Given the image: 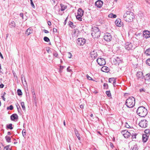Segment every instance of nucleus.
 <instances>
[{
	"label": "nucleus",
	"mask_w": 150,
	"mask_h": 150,
	"mask_svg": "<svg viewBox=\"0 0 150 150\" xmlns=\"http://www.w3.org/2000/svg\"><path fill=\"white\" fill-rule=\"evenodd\" d=\"M72 57V54L70 52H68V57L69 58H71Z\"/></svg>",
	"instance_id": "46"
},
{
	"label": "nucleus",
	"mask_w": 150,
	"mask_h": 150,
	"mask_svg": "<svg viewBox=\"0 0 150 150\" xmlns=\"http://www.w3.org/2000/svg\"><path fill=\"white\" fill-rule=\"evenodd\" d=\"M138 148L137 144H135L134 145L131 149L132 150H138Z\"/></svg>",
	"instance_id": "31"
},
{
	"label": "nucleus",
	"mask_w": 150,
	"mask_h": 150,
	"mask_svg": "<svg viewBox=\"0 0 150 150\" xmlns=\"http://www.w3.org/2000/svg\"><path fill=\"white\" fill-rule=\"evenodd\" d=\"M70 68V67H69L67 69V71L69 72H70L71 71V70L69 69V68Z\"/></svg>",
	"instance_id": "52"
},
{
	"label": "nucleus",
	"mask_w": 150,
	"mask_h": 150,
	"mask_svg": "<svg viewBox=\"0 0 150 150\" xmlns=\"http://www.w3.org/2000/svg\"><path fill=\"white\" fill-rule=\"evenodd\" d=\"M149 135H146V134H143L142 135V140L144 143L146 142L147 140Z\"/></svg>",
	"instance_id": "17"
},
{
	"label": "nucleus",
	"mask_w": 150,
	"mask_h": 150,
	"mask_svg": "<svg viewBox=\"0 0 150 150\" xmlns=\"http://www.w3.org/2000/svg\"><path fill=\"white\" fill-rule=\"evenodd\" d=\"M143 37L146 39L150 37V31L147 30L144 31L143 32Z\"/></svg>",
	"instance_id": "13"
},
{
	"label": "nucleus",
	"mask_w": 150,
	"mask_h": 150,
	"mask_svg": "<svg viewBox=\"0 0 150 150\" xmlns=\"http://www.w3.org/2000/svg\"><path fill=\"white\" fill-rule=\"evenodd\" d=\"M33 32V30L30 28L28 29L25 32V34L27 35H28L32 33Z\"/></svg>",
	"instance_id": "19"
},
{
	"label": "nucleus",
	"mask_w": 150,
	"mask_h": 150,
	"mask_svg": "<svg viewBox=\"0 0 150 150\" xmlns=\"http://www.w3.org/2000/svg\"><path fill=\"white\" fill-rule=\"evenodd\" d=\"M123 18L125 21L127 22H130L133 21L135 17L132 12L127 11L124 14Z\"/></svg>",
	"instance_id": "1"
},
{
	"label": "nucleus",
	"mask_w": 150,
	"mask_h": 150,
	"mask_svg": "<svg viewBox=\"0 0 150 150\" xmlns=\"http://www.w3.org/2000/svg\"><path fill=\"white\" fill-rule=\"evenodd\" d=\"M43 31L46 33H48L49 32V31L48 30H45V29L44 30H43Z\"/></svg>",
	"instance_id": "53"
},
{
	"label": "nucleus",
	"mask_w": 150,
	"mask_h": 150,
	"mask_svg": "<svg viewBox=\"0 0 150 150\" xmlns=\"http://www.w3.org/2000/svg\"><path fill=\"white\" fill-rule=\"evenodd\" d=\"M10 145H7L4 147V150H11L10 148Z\"/></svg>",
	"instance_id": "35"
},
{
	"label": "nucleus",
	"mask_w": 150,
	"mask_h": 150,
	"mask_svg": "<svg viewBox=\"0 0 150 150\" xmlns=\"http://www.w3.org/2000/svg\"><path fill=\"white\" fill-rule=\"evenodd\" d=\"M12 124H9L8 125H6V128L10 129H13V127H12Z\"/></svg>",
	"instance_id": "28"
},
{
	"label": "nucleus",
	"mask_w": 150,
	"mask_h": 150,
	"mask_svg": "<svg viewBox=\"0 0 150 150\" xmlns=\"http://www.w3.org/2000/svg\"><path fill=\"white\" fill-rule=\"evenodd\" d=\"M47 24L48 25H51V22H50V21H49L47 22Z\"/></svg>",
	"instance_id": "60"
},
{
	"label": "nucleus",
	"mask_w": 150,
	"mask_h": 150,
	"mask_svg": "<svg viewBox=\"0 0 150 150\" xmlns=\"http://www.w3.org/2000/svg\"><path fill=\"white\" fill-rule=\"evenodd\" d=\"M13 108V106L12 105H10L7 108V110H12Z\"/></svg>",
	"instance_id": "41"
},
{
	"label": "nucleus",
	"mask_w": 150,
	"mask_h": 150,
	"mask_svg": "<svg viewBox=\"0 0 150 150\" xmlns=\"http://www.w3.org/2000/svg\"><path fill=\"white\" fill-rule=\"evenodd\" d=\"M53 55L54 56L56 57H57V56L58 55V54L57 53V52L56 51H55L53 53Z\"/></svg>",
	"instance_id": "45"
},
{
	"label": "nucleus",
	"mask_w": 150,
	"mask_h": 150,
	"mask_svg": "<svg viewBox=\"0 0 150 150\" xmlns=\"http://www.w3.org/2000/svg\"><path fill=\"white\" fill-rule=\"evenodd\" d=\"M144 53L147 56L150 55V48L146 49L144 52Z\"/></svg>",
	"instance_id": "26"
},
{
	"label": "nucleus",
	"mask_w": 150,
	"mask_h": 150,
	"mask_svg": "<svg viewBox=\"0 0 150 150\" xmlns=\"http://www.w3.org/2000/svg\"><path fill=\"white\" fill-rule=\"evenodd\" d=\"M18 103H17V104H16V107H17V108L18 111V112H19V108H20V106H19V107H18Z\"/></svg>",
	"instance_id": "54"
},
{
	"label": "nucleus",
	"mask_w": 150,
	"mask_h": 150,
	"mask_svg": "<svg viewBox=\"0 0 150 150\" xmlns=\"http://www.w3.org/2000/svg\"><path fill=\"white\" fill-rule=\"evenodd\" d=\"M122 59L118 57H117L113 59L112 64L115 65H119L120 63H121Z\"/></svg>",
	"instance_id": "8"
},
{
	"label": "nucleus",
	"mask_w": 150,
	"mask_h": 150,
	"mask_svg": "<svg viewBox=\"0 0 150 150\" xmlns=\"http://www.w3.org/2000/svg\"><path fill=\"white\" fill-rule=\"evenodd\" d=\"M122 133L125 138H128L131 134L130 132L126 130L122 131Z\"/></svg>",
	"instance_id": "12"
},
{
	"label": "nucleus",
	"mask_w": 150,
	"mask_h": 150,
	"mask_svg": "<svg viewBox=\"0 0 150 150\" xmlns=\"http://www.w3.org/2000/svg\"><path fill=\"white\" fill-rule=\"evenodd\" d=\"M57 29L56 28H54L53 29V32H57Z\"/></svg>",
	"instance_id": "56"
},
{
	"label": "nucleus",
	"mask_w": 150,
	"mask_h": 150,
	"mask_svg": "<svg viewBox=\"0 0 150 150\" xmlns=\"http://www.w3.org/2000/svg\"><path fill=\"white\" fill-rule=\"evenodd\" d=\"M20 16L23 18V13H21L20 14Z\"/></svg>",
	"instance_id": "58"
},
{
	"label": "nucleus",
	"mask_w": 150,
	"mask_h": 150,
	"mask_svg": "<svg viewBox=\"0 0 150 150\" xmlns=\"http://www.w3.org/2000/svg\"><path fill=\"white\" fill-rule=\"evenodd\" d=\"M1 97L4 101L5 100V98H4V96H1Z\"/></svg>",
	"instance_id": "63"
},
{
	"label": "nucleus",
	"mask_w": 150,
	"mask_h": 150,
	"mask_svg": "<svg viewBox=\"0 0 150 150\" xmlns=\"http://www.w3.org/2000/svg\"><path fill=\"white\" fill-rule=\"evenodd\" d=\"M5 138L6 139V142H11V138L9 137L6 136L5 137Z\"/></svg>",
	"instance_id": "29"
},
{
	"label": "nucleus",
	"mask_w": 150,
	"mask_h": 150,
	"mask_svg": "<svg viewBox=\"0 0 150 150\" xmlns=\"http://www.w3.org/2000/svg\"><path fill=\"white\" fill-rule=\"evenodd\" d=\"M135 101L134 98L131 96L128 98L126 101L125 105L129 108H133L135 104Z\"/></svg>",
	"instance_id": "3"
},
{
	"label": "nucleus",
	"mask_w": 150,
	"mask_h": 150,
	"mask_svg": "<svg viewBox=\"0 0 150 150\" xmlns=\"http://www.w3.org/2000/svg\"><path fill=\"white\" fill-rule=\"evenodd\" d=\"M86 42V40L83 38H79L77 41V44L79 45H83Z\"/></svg>",
	"instance_id": "10"
},
{
	"label": "nucleus",
	"mask_w": 150,
	"mask_h": 150,
	"mask_svg": "<svg viewBox=\"0 0 150 150\" xmlns=\"http://www.w3.org/2000/svg\"><path fill=\"white\" fill-rule=\"evenodd\" d=\"M82 16H79V15H76V18L79 21H82Z\"/></svg>",
	"instance_id": "37"
},
{
	"label": "nucleus",
	"mask_w": 150,
	"mask_h": 150,
	"mask_svg": "<svg viewBox=\"0 0 150 150\" xmlns=\"http://www.w3.org/2000/svg\"><path fill=\"white\" fill-rule=\"evenodd\" d=\"M103 86L105 88L107 89L108 87V85L107 83H104L103 85Z\"/></svg>",
	"instance_id": "48"
},
{
	"label": "nucleus",
	"mask_w": 150,
	"mask_h": 150,
	"mask_svg": "<svg viewBox=\"0 0 150 150\" xmlns=\"http://www.w3.org/2000/svg\"><path fill=\"white\" fill-rule=\"evenodd\" d=\"M109 82L110 83H112L113 82V84L114 86H115V85L116 84V80L114 78H111L109 79Z\"/></svg>",
	"instance_id": "21"
},
{
	"label": "nucleus",
	"mask_w": 150,
	"mask_h": 150,
	"mask_svg": "<svg viewBox=\"0 0 150 150\" xmlns=\"http://www.w3.org/2000/svg\"><path fill=\"white\" fill-rule=\"evenodd\" d=\"M139 91L140 92H142V91L145 92L144 89V88L140 89L139 90Z\"/></svg>",
	"instance_id": "55"
},
{
	"label": "nucleus",
	"mask_w": 150,
	"mask_h": 150,
	"mask_svg": "<svg viewBox=\"0 0 150 150\" xmlns=\"http://www.w3.org/2000/svg\"><path fill=\"white\" fill-rule=\"evenodd\" d=\"M101 70H102V71L104 72H107L108 71V70H109L108 68L105 66H104V67H103L102 68Z\"/></svg>",
	"instance_id": "27"
},
{
	"label": "nucleus",
	"mask_w": 150,
	"mask_h": 150,
	"mask_svg": "<svg viewBox=\"0 0 150 150\" xmlns=\"http://www.w3.org/2000/svg\"><path fill=\"white\" fill-rule=\"evenodd\" d=\"M86 77L89 80H93V79H92V78L89 76L88 74L86 75Z\"/></svg>",
	"instance_id": "44"
},
{
	"label": "nucleus",
	"mask_w": 150,
	"mask_h": 150,
	"mask_svg": "<svg viewBox=\"0 0 150 150\" xmlns=\"http://www.w3.org/2000/svg\"><path fill=\"white\" fill-rule=\"evenodd\" d=\"M21 105L23 108V110H25V106L24 103L23 102H22L21 103Z\"/></svg>",
	"instance_id": "33"
},
{
	"label": "nucleus",
	"mask_w": 150,
	"mask_h": 150,
	"mask_svg": "<svg viewBox=\"0 0 150 150\" xmlns=\"http://www.w3.org/2000/svg\"><path fill=\"white\" fill-rule=\"evenodd\" d=\"M108 17L109 18H115L116 17V16L112 13H111L108 15Z\"/></svg>",
	"instance_id": "30"
},
{
	"label": "nucleus",
	"mask_w": 150,
	"mask_h": 150,
	"mask_svg": "<svg viewBox=\"0 0 150 150\" xmlns=\"http://www.w3.org/2000/svg\"><path fill=\"white\" fill-rule=\"evenodd\" d=\"M146 63L147 65L150 66V59H149L146 60Z\"/></svg>",
	"instance_id": "42"
},
{
	"label": "nucleus",
	"mask_w": 150,
	"mask_h": 150,
	"mask_svg": "<svg viewBox=\"0 0 150 150\" xmlns=\"http://www.w3.org/2000/svg\"><path fill=\"white\" fill-rule=\"evenodd\" d=\"M91 56L92 59H95L97 57L98 54L96 51H93L91 52Z\"/></svg>",
	"instance_id": "16"
},
{
	"label": "nucleus",
	"mask_w": 150,
	"mask_h": 150,
	"mask_svg": "<svg viewBox=\"0 0 150 150\" xmlns=\"http://www.w3.org/2000/svg\"><path fill=\"white\" fill-rule=\"evenodd\" d=\"M60 5V8L58 6H54V9L56 11L55 12L56 13H57L59 15H62V13H59L60 11H64L67 8V6L66 5L62 4H61Z\"/></svg>",
	"instance_id": "5"
},
{
	"label": "nucleus",
	"mask_w": 150,
	"mask_h": 150,
	"mask_svg": "<svg viewBox=\"0 0 150 150\" xmlns=\"http://www.w3.org/2000/svg\"><path fill=\"white\" fill-rule=\"evenodd\" d=\"M31 91L32 93V94H33L34 93H35V91L34 88L32 89L31 90Z\"/></svg>",
	"instance_id": "61"
},
{
	"label": "nucleus",
	"mask_w": 150,
	"mask_h": 150,
	"mask_svg": "<svg viewBox=\"0 0 150 150\" xmlns=\"http://www.w3.org/2000/svg\"><path fill=\"white\" fill-rule=\"evenodd\" d=\"M75 134L76 135V136L77 137L78 139H79V140H80L81 139V138L80 137V134L78 132V131L75 129Z\"/></svg>",
	"instance_id": "24"
},
{
	"label": "nucleus",
	"mask_w": 150,
	"mask_h": 150,
	"mask_svg": "<svg viewBox=\"0 0 150 150\" xmlns=\"http://www.w3.org/2000/svg\"><path fill=\"white\" fill-rule=\"evenodd\" d=\"M65 66H60V69H63L65 68Z\"/></svg>",
	"instance_id": "57"
},
{
	"label": "nucleus",
	"mask_w": 150,
	"mask_h": 150,
	"mask_svg": "<svg viewBox=\"0 0 150 150\" xmlns=\"http://www.w3.org/2000/svg\"><path fill=\"white\" fill-rule=\"evenodd\" d=\"M137 114L141 117L145 116L148 113L147 109L143 106L139 107L137 110Z\"/></svg>",
	"instance_id": "2"
},
{
	"label": "nucleus",
	"mask_w": 150,
	"mask_h": 150,
	"mask_svg": "<svg viewBox=\"0 0 150 150\" xmlns=\"http://www.w3.org/2000/svg\"><path fill=\"white\" fill-rule=\"evenodd\" d=\"M125 126L127 128H129L130 126L127 123H126Z\"/></svg>",
	"instance_id": "50"
},
{
	"label": "nucleus",
	"mask_w": 150,
	"mask_h": 150,
	"mask_svg": "<svg viewBox=\"0 0 150 150\" xmlns=\"http://www.w3.org/2000/svg\"><path fill=\"white\" fill-rule=\"evenodd\" d=\"M4 86V85L3 84L0 85V88H3Z\"/></svg>",
	"instance_id": "59"
},
{
	"label": "nucleus",
	"mask_w": 150,
	"mask_h": 150,
	"mask_svg": "<svg viewBox=\"0 0 150 150\" xmlns=\"http://www.w3.org/2000/svg\"><path fill=\"white\" fill-rule=\"evenodd\" d=\"M144 132L145 133V134L149 135V134L150 133V130L149 129H146L144 131Z\"/></svg>",
	"instance_id": "34"
},
{
	"label": "nucleus",
	"mask_w": 150,
	"mask_h": 150,
	"mask_svg": "<svg viewBox=\"0 0 150 150\" xmlns=\"http://www.w3.org/2000/svg\"><path fill=\"white\" fill-rule=\"evenodd\" d=\"M103 2L101 0H98L95 3V5L96 7L98 8H100L103 4Z\"/></svg>",
	"instance_id": "15"
},
{
	"label": "nucleus",
	"mask_w": 150,
	"mask_h": 150,
	"mask_svg": "<svg viewBox=\"0 0 150 150\" xmlns=\"http://www.w3.org/2000/svg\"><path fill=\"white\" fill-rule=\"evenodd\" d=\"M69 25L71 28H74V25H73V22H71V21H70L69 22Z\"/></svg>",
	"instance_id": "43"
},
{
	"label": "nucleus",
	"mask_w": 150,
	"mask_h": 150,
	"mask_svg": "<svg viewBox=\"0 0 150 150\" xmlns=\"http://www.w3.org/2000/svg\"><path fill=\"white\" fill-rule=\"evenodd\" d=\"M104 39L106 41L110 42L112 40V37L110 33H105L104 36Z\"/></svg>",
	"instance_id": "7"
},
{
	"label": "nucleus",
	"mask_w": 150,
	"mask_h": 150,
	"mask_svg": "<svg viewBox=\"0 0 150 150\" xmlns=\"http://www.w3.org/2000/svg\"><path fill=\"white\" fill-rule=\"evenodd\" d=\"M17 94L19 96H21L22 95V93L20 89H18L17 91Z\"/></svg>",
	"instance_id": "32"
},
{
	"label": "nucleus",
	"mask_w": 150,
	"mask_h": 150,
	"mask_svg": "<svg viewBox=\"0 0 150 150\" xmlns=\"http://www.w3.org/2000/svg\"><path fill=\"white\" fill-rule=\"evenodd\" d=\"M136 76L138 79H143L144 77L143 72L142 71L137 72Z\"/></svg>",
	"instance_id": "14"
},
{
	"label": "nucleus",
	"mask_w": 150,
	"mask_h": 150,
	"mask_svg": "<svg viewBox=\"0 0 150 150\" xmlns=\"http://www.w3.org/2000/svg\"><path fill=\"white\" fill-rule=\"evenodd\" d=\"M23 135L25 137L26 136V130L25 129H23L22 131V132Z\"/></svg>",
	"instance_id": "40"
},
{
	"label": "nucleus",
	"mask_w": 150,
	"mask_h": 150,
	"mask_svg": "<svg viewBox=\"0 0 150 150\" xmlns=\"http://www.w3.org/2000/svg\"><path fill=\"white\" fill-rule=\"evenodd\" d=\"M144 79L145 80L150 81V74L148 73L146 74L145 76Z\"/></svg>",
	"instance_id": "23"
},
{
	"label": "nucleus",
	"mask_w": 150,
	"mask_h": 150,
	"mask_svg": "<svg viewBox=\"0 0 150 150\" xmlns=\"http://www.w3.org/2000/svg\"><path fill=\"white\" fill-rule=\"evenodd\" d=\"M137 135V134L136 133H132L131 134V136L132 137V138L133 139H136V137Z\"/></svg>",
	"instance_id": "38"
},
{
	"label": "nucleus",
	"mask_w": 150,
	"mask_h": 150,
	"mask_svg": "<svg viewBox=\"0 0 150 150\" xmlns=\"http://www.w3.org/2000/svg\"><path fill=\"white\" fill-rule=\"evenodd\" d=\"M106 94L108 97L111 96V94L110 91H107L106 92Z\"/></svg>",
	"instance_id": "36"
},
{
	"label": "nucleus",
	"mask_w": 150,
	"mask_h": 150,
	"mask_svg": "<svg viewBox=\"0 0 150 150\" xmlns=\"http://www.w3.org/2000/svg\"><path fill=\"white\" fill-rule=\"evenodd\" d=\"M18 115L16 114H13L11 116V119L12 120L14 121L15 120L18 119Z\"/></svg>",
	"instance_id": "18"
},
{
	"label": "nucleus",
	"mask_w": 150,
	"mask_h": 150,
	"mask_svg": "<svg viewBox=\"0 0 150 150\" xmlns=\"http://www.w3.org/2000/svg\"><path fill=\"white\" fill-rule=\"evenodd\" d=\"M148 121L145 119L141 120L139 122V126L142 128H145L148 125Z\"/></svg>",
	"instance_id": "6"
},
{
	"label": "nucleus",
	"mask_w": 150,
	"mask_h": 150,
	"mask_svg": "<svg viewBox=\"0 0 150 150\" xmlns=\"http://www.w3.org/2000/svg\"><path fill=\"white\" fill-rule=\"evenodd\" d=\"M9 25L11 28H14L16 26V23L13 21H12L9 23Z\"/></svg>",
	"instance_id": "25"
},
{
	"label": "nucleus",
	"mask_w": 150,
	"mask_h": 150,
	"mask_svg": "<svg viewBox=\"0 0 150 150\" xmlns=\"http://www.w3.org/2000/svg\"><path fill=\"white\" fill-rule=\"evenodd\" d=\"M30 4H31V5L32 6L33 8H35V6H34V4H33V1H30Z\"/></svg>",
	"instance_id": "49"
},
{
	"label": "nucleus",
	"mask_w": 150,
	"mask_h": 150,
	"mask_svg": "<svg viewBox=\"0 0 150 150\" xmlns=\"http://www.w3.org/2000/svg\"><path fill=\"white\" fill-rule=\"evenodd\" d=\"M21 76V80H22V81H23V80H24L26 82L24 76L23 75H22Z\"/></svg>",
	"instance_id": "47"
},
{
	"label": "nucleus",
	"mask_w": 150,
	"mask_h": 150,
	"mask_svg": "<svg viewBox=\"0 0 150 150\" xmlns=\"http://www.w3.org/2000/svg\"><path fill=\"white\" fill-rule=\"evenodd\" d=\"M33 95V97L34 99H35L36 98V95L35 94V93H34L32 94Z\"/></svg>",
	"instance_id": "51"
},
{
	"label": "nucleus",
	"mask_w": 150,
	"mask_h": 150,
	"mask_svg": "<svg viewBox=\"0 0 150 150\" xmlns=\"http://www.w3.org/2000/svg\"><path fill=\"white\" fill-rule=\"evenodd\" d=\"M92 31L91 35L93 38H98L100 37V32L98 27L95 26L92 27Z\"/></svg>",
	"instance_id": "4"
},
{
	"label": "nucleus",
	"mask_w": 150,
	"mask_h": 150,
	"mask_svg": "<svg viewBox=\"0 0 150 150\" xmlns=\"http://www.w3.org/2000/svg\"><path fill=\"white\" fill-rule=\"evenodd\" d=\"M44 40L45 41L47 42L50 41L49 39L46 36H45L44 38Z\"/></svg>",
	"instance_id": "39"
},
{
	"label": "nucleus",
	"mask_w": 150,
	"mask_h": 150,
	"mask_svg": "<svg viewBox=\"0 0 150 150\" xmlns=\"http://www.w3.org/2000/svg\"><path fill=\"white\" fill-rule=\"evenodd\" d=\"M121 23V21L120 19L117 20L115 21V24L118 27L121 26V24L120 23Z\"/></svg>",
	"instance_id": "22"
},
{
	"label": "nucleus",
	"mask_w": 150,
	"mask_h": 150,
	"mask_svg": "<svg viewBox=\"0 0 150 150\" xmlns=\"http://www.w3.org/2000/svg\"><path fill=\"white\" fill-rule=\"evenodd\" d=\"M110 145L111 147L112 148H113V147L114 146L113 144L112 143H110Z\"/></svg>",
	"instance_id": "64"
},
{
	"label": "nucleus",
	"mask_w": 150,
	"mask_h": 150,
	"mask_svg": "<svg viewBox=\"0 0 150 150\" xmlns=\"http://www.w3.org/2000/svg\"><path fill=\"white\" fill-rule=\"evenodd\" d=\"M80 107L81 108L83 109V108L84 105H81L80 106Z\"/></svg>",
	"instance_id": "62"
},
{
	"label": "nucleus",
	"mask_w": 150,
	"mask_h": 150,
	"mask_svg": "<svg viewBox=\"0 0 150 150\" xmlns=\"http://www.w3.org/2000/svg\"><path fill=\"white\" fill-rule=\"evenodd\" d=\"M96 61L98 64L100 66L104 65L106 64L105 59L103 58H98L97 59Z\"/></svg>",
	"instance_id": "9"
},
{
	"label": "nucleus",
	"mask_w": 150,
	"mask_h": 150,
	"mask_svg": "<svg viewBox=\"0 0 150 150\" xmlns=\"http://www.w3.org/2000/svg\"><path fill=\"white\" fill-rule=\"evenodd\" d=\"M133 47V44L129 42H127L125 46V47L126 49L128 50L132 49Z\"/></svg>",
	"instance_id": "11"
},
{
	"label": "nucleus",
	"mask_w": 150,
	"mask_h": 150,
	"mask_svg": "<svg viewBox=\"0 0 150 150\" xmlns=\"http://www.w3.org/2000/svg\"><path fill=\"white\" fill-rule=\"evenodd\" d=\"M83 11L81 8H79L78 10L77 15H79V16H82L83 14Z\"/></svg>",
	"instance_id": "20"
}]
</instances>
